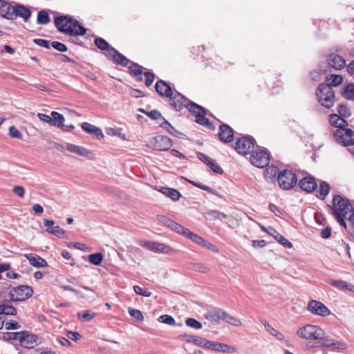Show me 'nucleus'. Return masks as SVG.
I'll list each match as a JSON object with an SVG mask.
<instances>
[{"instance_id": "nucleus-57", "label": "nucleus", "mask_w": 354, "mask_h": 354, "mask_svg": "<svg viewBox=\"0 0 354 354\" xmlns=\"http://www.w3.org/2000/svg\"><path fill=\"white\" fill-rule=\"evenodd\" d=\"M159 221L162 223L165 226L172 230L174 228V226L176 223L175 221L168 218L166 216H159Z\"/></svg>"}, {"instance_id": "nucleus-50", "label": "nucleus", "mask_w": 354, "mask_h": 354, "mask_svg": "<svg viewBox=\"0 0 354 354\" xmlns=\"http://www.w3.org/2000/svg\"><path fill=\"white\" fill-rule=\"evenodd\" d=\"M207 214L214 219H218L220 221L227 217V216L223 212L217 210H209L207 212Z\"/></svg>"}, {"instance_id": "nucleus-26", "label": "nucleus", "mask_w": 354, "mask_h": 354, "mask_svg": "<svg viewBox=\"0 0 354 354\" xmlns=\"http://www.w3.org/2000/svg\"><path fill=\"white\" fill-rule=\"evenodd\" d=\"M11 299L3 301L0 304V315H17V309L11 304Z\"/></svg>"}, {"instance_id": "nucleus-53", "label": "nucleus", "mask_w": 354, "mask_h": 354, "mask_svg": "<svg viewBox=\"0 0 354 354\" xmlns=\"http://www.w3.org/2000/svg\"><path fill=\"white\" fill-rule=\"evenodd\" d=\"M129 313L131 317H134L138 321L142 322L144 320L142 313L139 310L130 308L129 309Z\"/></svg>"}, {"instance_id": "nucleus-13", "label": "nucleus", "mask_w": 354, "mask_h": 354, "mask_svg": "<svg viewBox=\"0 0 354 354\" xmlns=\"http://www.w3.org/2000/svg\"><path fill=\"white\" fill-rule=\"evenodd\" d=\"M307 309L311 313L322 317L328 316L330 313V310L323 303L314 299L309 301Z\"/></svg>"}, {"instance_id": "nucleus-38", "label": "nucleus", "mask_w": 354, "mask_h": 354, "mask_svg": "<svg viewBox=\"0 0 354 354\" xmlns=\"http://www.w3.org/2000/svg\"><path fill=\"white\" fill-rule=\"evenodd\" d=\"M324 333L321 335V339H317L316 342L313 344L312 347L318 348V347H332L333 340L330 339H326L324 337Z\"/></svg>"}, {"instance_id": "nucleus-39", "label": "nucleus", "mask_w": 354, "mask_h": 354, "mask_svg": "<svg viewBox=\"0 0 354 354\" xmlns=\"http://www.w3.org/2000/svg\"><path fill=\"white\" fill-rule=\"evenodd\" d=\"M342 95L348 100H354V84L351 83L344 87Z\"/></svg>"}, {"instance_id": "nucleus-35", "label": "nucleus", "mask_w": 354, "mask_h": 354, "mask_svg": "<svg viewBox=\"0 0 354 354\" xmlns=\"http://www.w3.org/2000/svg\"><path fill=\"white\" fill-rule=\"evenodd\" d=\"M52 123L51 125L56 127L59 129L63 127V124L65 122V118L64 115L57 111H52Z\"/></svg>"}, {"instance_id": "nucleus-63", "label": "nucleus", "mask_w": 354, "mask_h": 354, "mask_svg": "<svg viewBox=\"0 0 354 354\" xmlns=\"http://www.w3.org/2000/svg\"><path fill=\"white\" fill-rule=\"evenodd\" d=\"M145 113L152 120H158L162 118L160 112L157 110H152L150 111L145 112Z\"/></svg>"}, {"instance_id": "nucleus-4", "label": "nucleus", "mask_w": 354, "mask_h": 354, "mask_svg": "<svg viewBox=\"0 0 354 354\" xmlns=\"http://www.w3.org/2000/svg\"><path fill=\"white\" fill-rule=\"evenodd\" d=\"M318 102L326 109H330L335 104V92L329 84H321L317 88Z\"/></svg>"}, {"instance_id": "nucleus-20", "label": "nucleus", "mask_w": 354, "mask_h": 354, "mask_svg": "<svg viewBox=\"0 0 354 354\" xmlns=\"http://www.w3.org/2000/svg\"><path fill=\"white\" fill-rule=\"evenodd\" d=\"M110 50L111 53H109L106 57L109 59L111 60L116 64H119L124 67L129 64L130 60L114 48H111Z\"/></svg>"}, {"instance_id": "nucleus-58", "label": "nucleus", "mask_w": 354, "mask_h": 354, "mask_svg": "<svg viewBox=\"0 0 354 354\" xmlns=\"http://www.w3.org/2000/svg\"><path fill=\"white\" fill-rule=\"evenodd\" d=\"M159 221L162 223L165 226L172 230L174 228V226L176 223L175 221L168 218L166 216H159Z\"/></svg>"}, {"instance_id": "nucleus-23", "label": "nucleus", "mask_w": 354, "mask_h": 354, "mask_svg": "<svg viewBox=\"0 0 354 354\" xmlns=\"http://www.w3.org/2000/svg\"><path fill=\"white\" fill-rule=\"evenodd\" d=\"M141 245L150 251L156 252L167 253L171 250V248L167 245L150 241H145Z\"/></svg>"}, {"instance_id": "nucleus-5", "label": "nucleus", "mask_w": 354, "mask_h": 354, "mask_svg": "<svg viewBox=\"0 0 354 354\" xmlns=\"http://www.w3.org/2000/svg\"><path fill=\"white\" fill-rule=\"evenodd\" d=\"M186 108L190 113L195 115L196 122L197 123L210 129H214V124L209 120V119L205 118L206 111L203 106L189 100Z\"/></svg>"}, {"instance_id": "nucleus-16", "label": "nucleus", "mask_w": 354, "mask_h": 354, "mask_svg": "<svg viewBox=\"0 0 354 354\" xmlns=\"http://www.w3.org/2000/svg\"><path fill=\"white\" fill-rule=\"evenodd\" d=\"M234 130L228 124H221L218 128V138L223 143H230L234 140Z\"/></svg>"}, {"instance_id": "nucleus-56", "label": "nucleus", "mask_w": 354, "mask_h": 354, "mask_svg": "<svg viewBox=\"0 0 354 354\" xmlns=\"http://www.w3.org/2000/svg\"><path fill=\"white\" fill-rule=\"evenodd\" d=\"M207 342L208 339L195 335L194 339L193 340V344L196 346H202L206 348Z\"/></svg>"}, {"instance_id": "nucleus-44", "label": "nucleus", "mask_w": 354, "mask_h": 354, "mask_svg": "<svg viewBox=\"0 0 354 354\" xmlns=\"http://www.w3.org/2000/svg\"><path fill=\"white\" fill-rule=\"evenodd\" d=\"M22 335V331L20 332H6L3 335V338L5 340H17L20 342V339Z\"/></svg>"}, {"instance_id": "nucleus-14", "label": "nucleus", "mask_w": 354, "mask_h": 354, "mask_svg": "<svg viewBox=\"0 0 354 354\" xmlns=\"http://www.w3.org/2000/svg\"><path fill=\"white\" fill-rule=\"evenodd\" d=\"M21 17L24 22H28L31 17L30 10L26 6L20 3H15L12 10L10 20H15L17 17Z\"/></svg>"}, {"instance_id": "nucleus-27", "label": "nucleus", "mask_w": 354, "mask_h": 354, "mask_svg": "<svg viewBox=\"0 0 354 354\" xmlns=\"http://www.w3.org/2000/svg\"><path fill=\"white\" fill-rule=\"evenodd\" d=\"M268 233L272 236L280 244L286 248H292V244L287 240L282 234H279L274 228L269 227Z\"/></svg>"}, {"instance_id": "nucleus-46", "label": "nucleus", "mask_w": 354, "mask_h": 354, "mask_svg": "<svg viewBox=\"0 0 354 354\" xmlns=\"http://www.w3.org/2000/svg\"><path fill=\"white\" fill-rule=\"evenodd\" d=\"M327 81L329 82L328 84L330 85L331 87L333 86H337L342 83L343 78L339 75H330V77L327 79Z\"/></svg>"}, {"instance_id": "nucleus-36", "label": "nucleus", "mask_w": 354, "mask_h": 354, "mask_svg": "<svg viewBox=\"0 0 354 354\" xmlns=\"http://www.w3.org/2000/svg\"><path fill=\"white\" fill-rule=\"evenodd\" d=\"M221 315L222 320L225 321L227 323L231 325H233L234 326H240L241 325L240 319L233 317L232 315H231L230 314L227 313L224 310H223Z\"/></svg>"}, {"instance_id": "nucleus-42", "label": "nucleus", "mask_w": 354, "mask_h": 354, "mask_svg": "<svg viewBox=\"0 0 354 354\" xmlns=\"http://www.w3.org/2000/svg\"><path fill=\"white\" fill-rule=\"evenodd\" d=\"M337 112L339 117L348 118L351 115V111L347 105L341 104L338 106Z\"/></svg>"}, {"instance_id": "nucleus-34", "label": "nucleus", "mask_w": 354, "mask_h": 354, "mask_svg": "<svg viewBox=\"0 0 354 354\" xmlns=\"http://www.w3.org/2000/svg\"><path fill=\"white\" fill-rule=\"evenodd\" d=\"M95 44L98 48L105 51L104 55L106 57L111 53L110 50L113 48L105 39L101 37L95 39Z\"/></svg>"}, {"instance_id": "nucleus-6", "label": "nucleus", "mask_w": 354, "mask_h": 354, "mask_svg": "<svg viewBox=\"0 0 354 354\" xmlns=\"http://www.w3.org/2000/svg\"><path fill=\"white\" fill-rule=\"evenodd\" d=\"M324 330L318 326L306 324L298 328L297 335L302 339L317 340L321 339V335Z\"/></svg>"}, {"instance_id": "nucleus-18", "label": "nucleus", "mask_w": 354, "mask_h": 354, "mask_svg": "<svg viewBox=\"0 0 354 354\" xmlns=\"http://www.w3.org/2000/svg\"><path fill=\"white\" fill-rule=\"evenodd\" d=\"M155 89L157 93L162 97H171L174 93L171 87L164 80H159L156 82Z\"/></svg>"}, {"instance_id": "nucleus-1", "label": "nucleus", "mask_w": 354, "mask_h": 354, "mask_svg": "<svg viewBox=\"0 0 354 354\" xmlns=\"http://www.w3.org/2000/svg\"><path fill=\"white\" fill-rule=\"evenodd\" d=\"M54 23L57 30L62 33L71 36L84 35L86 29L73 17L68 15H62L55 17Z\"/></svg>"}, {"instance_id": "nucleus-19", "label": "nucleus", "mask_w": 354, "mask_h": 354, "mask_svg": "<svg viewBox=\"0 0 354 354\" xmlns=\"http://www.w3.org/2000/svg\"><path fill=\"white\" fill-rule=\"evenodd\" d=\"M38 337L28 331H22L20 344L25 348H31L37 344Z\"/></svg>"}, {"instance_id": "nucleus-8", "label": "nucleus", "mask_w": 354, "mask_h": 354, "mask_svg": "<svg viewBox=\"0 0 354 354\" xmlns=\"http://www.w3.org/2000/svg\"><path fill=\"white\" fill-rule=\"evenodd\" d=\"M256 145V140L250 136H243L239 138L235 143L236 151L241 155L251 153Z\"/></svg>"}, {"instance_id": "nucleus-59", "label": "nucleus", "mask_w": 354, "mask_h": 354, "mask_svg": "<svg viewBox=\"0 0 354 354\" xmlns=\"http://www.w3.org/2000/svg\"><path fill=\"white\" fill-rule=\"evenodd\" d=\"M159 221L162 223L165 226L172 230L174 228V226L176 223L175 221L168 218L166 216H159Z\"/></svg>"}, {"instance_id": "nucleus-54", "label": "nucleus", "mask_w": 354, "mask_h": 354, "mask_svg": "<svg viewBox=\"0 0 354 354\" xmlns=\"http://www.w3.org/2000/svg\"><path fill=\"white\" fill-rule=\"evenodd\" d=\"M33 42L41 47H44L46 49H50L51 48L52 42L48 40L43 39H34Z\"/></svg>"}, {"instance_id": "nucleus-49", "label": "nucleus", "mask_w": 354, "mask_h": 354, "mask_svg": "<svg viewBox=\"0 0 354 354\" xmlns=\"http://www.w3.org/2000/svg\"><path fill=\"white\" fill-rule=\"evenodd\" d=\"M158 320L164 324H168L169 326H174L176 324V321L174 318L169 315H161Z\"/></svg>"}, {"instance_id": "nucleus-43", "label": "nucleus", "mask_w": 354, "mask_h": 354, "mask_svg": "<svg viewBox=\"0 0 354 354\" xmlns=\"http://www.w3.org/2000/svg\"><path fill=\"white\" fill-rule=\"evenodd\" d=\"M104 256L102 253L97 252L88 256V261L94 266H100L102 263Z\"/></svg>"}, {"instance_id": "nucleus-24", "label": "nucleus", "mask_w": 354, "mask_h": 354, "mask_svg": "<svg viewBox=\"0 0 354 354\" xmlns=\"http://www.w3.org/2000/svg\"><path fill=\"white\" fill-rule=\"evenodd\" d=\"M24 257L28 260L30 264L33 267L40 268L48 266L46 261L36 254H25Z\"/></svg>"}, {"instance_id": "nucleus-10", "label": "nucleus", "mask_w": 354, "mask_h": 354, "mask_svg": "<svg viewBox=\"0 0 354 354\" xmlns=\"http://www.w3.org/2000/svg\"><path fill=\"white\" fill-rule=\"evenodd\" d=\"M270 153L266 149H257L252 152L250 157L251 163L257 167L263 168L268 165Z\"/></svg>"}, {"instance_id": "nucleus-28", "label": "nucleus", "mask_w": 354, "mask_h": 354, "mask_svg": "<svg viewBox=\"0 0 354 354\" xmlns=\"http://www.w3.org/2000/svg\"><path fill=\"white\" fill-rule=\"evenodd\" d=\"M13 6L5 0H0V16L6 19L10 20Z\"/></svg>"}, {"instance_id": "nucleus-15", "label": "nucleus", "mask_w": 354, "mask_h": 354, "mask_svg": "<svg viewBox=\"0 0 354 354\" xmlns=\"http://www.w3.org/2000/svg\"><path fill=\"white\" fill-rule=\"evenodd\" d=\"M169 100L171 106L176 111H180L186 107L189 102L188 98L176 91L171 97H169Z\"/></svg>"}, {"instance_id": "nucleus-32", "label": "nucleus", "mask_w": 354, "mask_h": 354, "mask_svg": "<svg viewBox=\"0 0 354 354\" xmlns=\"http://www.w3.org/2000/svg\"><path fill=\"white\" fill-rule=\"evenodd\" d=\"M261 322L264 326L266 330L270 333V335L276 337V338L279 340L284 339L285 337L283 334L274 328L266 319H261Z\"/></svg>"}, {"instance_id": "nucleus-9", "label": "nucleus", "mask_w": 354, "mask_h": 354, "mask_svg": "<svg viewBox=\"0 0 354 354\" xmlns=\"http://www.w3.org/2000/svg\"><path fill=\"white\" fill-rule=\"evenodd\" d=\"M33 290L28 286H19L12 288L9 292L11 301H22L32 297Z\"/></svg>"}, {"instance_id": "nucleus-48", "label": "nucleus", "mask_w": 354, "mask_h": 354, "mask_svg": "<svg viewBox=\"0 0 354 354\" xmlns=\"http://www.w3.org/2000/svg\"><path fill=\"white\" fill-rule=\"evenodd\" d=\"M76 153L80 156L86 157L90 160L93 158V153L91 151L81 146H79Z\"/></svg>"}, {"instance_id": "nucleus-17", "label": "nucleus", "mask_w": 354, "mask_h": 354, "mask_svg": "<svg viewBox=\"0 0 354 354\" xmlns=\"http://www.w3.org/2000/svg\"><path fill=\"white\" fill-rule=\"evenodd\" d=\"M299 187L307 193H311L317 188L316 179L313 176L302 178L298 183Z\"/></svg>"}, {"instance_id": "nucleus-47", "label": "nucleus", "mask_w": 354, "mask_h": 354, "mask_svg": "<svg viewBox=\"0 0 354 354\" xmlns=\"http://www.w3.org/2000/svg\"><path fill=\"white\" fill-rule=\"evenodd\" d=\"M185 324L190 328L194 329H201L202 324L194 318H187L185 319Z\"/></svg>"}, {"instance_id": "nucleus-29", "label": "nucleus", "mask_w": 354, "mask_h": 354, "mask_svg": "<svg viewBox=\"0 0 354 354\" xmlns=\"http://www.w3.org/2000/svg\"><path fill=\"white\" fill-rule=\"evenodd\" d=\"M158 191L174 201H177L181 197V194L176 189L162 187Z\"/></svg>"}, {"instance_id": "nucleus-12", "label": "nucleus", "mask_w": 354, "mask_h": 354, "mask_svg": "<svg viewBox=\"0 0 354 354\" xmlns=\"http://www.w3.org/2000/svg\"><path fill=\"white\" fill-rule=\"evenodd\" d=\"M150 145L157 151H167L172 146L171 139L165 136H157L151 139Z\"/></svg>"}, {"instance_id": "nucleus-22", "label": "nucleus", "mask_w": 354, "mask_h": 354, "mask_svg": "<svg viewBox=\"0 0 354 354\" xmlns=\"http://www.w3.org/2000/svg\"><path fill=\"white\" fill-rule=\"evenodd\" d=\"M327 62L328 65L335 70H340L344 68L346 66L344 58L335 53L329 55Z\"/></svg>"}, {"instance_id": "nucleus-30", "label": "nucleus", "mask_w": 354, "mask_h": 354, "mask_svg": "<svg viewBox=\"0 0 354 354\" xmlns=\"http://www.w3.org/2000/svg\"><path fill=\"white\" fill-rule=\"evenodd\" d=\"M328 283L339 290H348L354 292V286L342 280L329 279Z\"/></svg>"}, {"instance_id": "nucleus-33", "label": "nucleus", "mask_w": 354, "mask_h": 354, "mask_svg": "<svg viewBox=\"0 0 354 354\" xmlns=\"http://www.w3.org/2000/svg\"><path fill=\"white\" fill-rule=\"evenodd\" d=\"M222 309L217 308L206 313L205 317L211 322L218 324L220 320H222Z\"/></svg>"}, {"instance_id": "nucleus-7", "label": "nucleus", "mask_w": 354, "mask_h": 354, "mask_svg": "<svg viewBox=\"0 0 354 354\" xmlns=\"http://www.w3.org/2000/svg\"><path fill=\"white\" fill-rule=\"evenodd\" d=\"M145 68L140 64L132 62L131 66L129 67L130 75L136 79L138 82L142 80V75L143 74L145 77V84L149 87L150 86L155 78V75L153 73L147 71L144 72Z\"/></svg>"}, {"instance_id": "nucleus-40", "label": "nucleus", "mask_w": 354, "mask_h": 354, "mask_svg": "<svg viewBox=\"0 0 354 354\" xmlns=\"http://www.w3.org/2000/svg\"><path fill=\"white\" fill-rule=\"evenodd\" d=\"M189 184L196 187H198L203 190H205L207 192H208L209 193H211L214 195H216V196H219V194L218 193L217 191L213 189L212 187H208L207 185H205L203 184H201V183H198V182H196V181H194V180H186Z\"/></svg>"}, {"instance_id": "nucleus-45", "label": "nucleus", "mask_w": 354, "mask_h": 354, "mask_svg": "<svg viewBox=\"0 0 354 354\" xmlns=\"http://www.w3.org/2000/svg\"><path fill=\"white\" fill-rule=\"evenodd\" d=\"M162 122L160 123V126L165 129L170 134L178 136V131L164 118H162Z\"/></svg>"}, {"instance_id": "nucleus-2", "label": "nucleus", "mask_w": 354, "mask_h": 354, "mask_svg": "<svg viewBox=\"0 0 354 354\" xmlns=\"http://www.w3.org/2000/svg\"><path fill=\"white\" fill-rule=\"evenodd\" d=\"M326 207L333 216H348V221H351L354 216V209L349 200L340 195H335L333 205H327Z\"/></svg>"}, {"instance_id": "nucleus-41", "label": "nucleus", "mask_w": 354, "mask_h": 354, "mask_svg": "<svg viewBox=\"0 0 354 354\" xmlns=\"http://www.w3.org/2000/svg\"><path fill=\"white\" fill-rule=\"evenodd\" d=\"M50 21L48 14L45 10H41L37 14V23L41 25H45Z\"/></svg>"}, {"instance_id": "nucleus-25", "label": "nucleus", "mask_w": 354, "mask_h": 354, "mask_svg": "<svg viewBox=\"0 0 354 354\" xmlns=\"http://www.w3.org/2000/svg\"><path fill=\"white\" fill-rule=\"evenodd\" d=\"M82 129L87 133L93 135V136L97 140H101L104 138L102 131L100 128L88 122H83L82 124Z\"/></svg>"}, {"instance_id": "nucleus-52", "label": "nucleus", "mask_w": 354, "mask_h": 354, "mask_svg": "<svg viewBox=\"0 0 354 354\" xmlns=\"http://www.w3.org/2000/svg\"><path fill=\"white\" fill-rule=\"evenodd\" d=\"M9 136L12 138L18 140H21L23 138L21 133L15 126L10 127Z\"/></svg>"}, {"instance_id": "nucleus-61", "label": "nucleus", "mask_w": 354, "mask_h": 354, "mask_svg": "<svg viewBox=\"0 0 354 354\" xmlns=\"http://www.w3.org/2000/svg\"><path fill=\"white\" fill-rule=\"evenodd\" d=\"M51 48L59 52H66L67 50V46L64 44L56 41L52 42Z\"/></svg>"}, {"instance_id": "nucleus-37", "label": "nucleus", "mask_w": 354, "mask_h": 354, "mask_svg": "<svg viewBox=\"0 0 354 354\" xmlns=\"http://www.w3.org/2000/svg\"><path fill=\"white\" fill-rule=\"evenodd\" d=\"M96 315V313L91 310H83L77 313V317L82 322L91 321Z\"/></svg>"}, {"instance_id": "nucleus-55", "label": "nucleus", "mask_w": 354, "mask_h": 354, "mask_svg": "<svg viewBox=\"0 0 354 354\" xmlns=\"http://www.w3.org/2000/svg\"><path fill=\"white\" fill-rule=\"evenodd\" d=\"M184 236L189 239L190 240H192V241H194V243L198 244L201 239L202 238L201 236L197 235L196 234H194V232H191L189 230L187 229V232H185Z\"/></svg>"}, {"instance_id": "nucleus-31", "label": "nucleus", "mask_w": 354, "mask_h": 354, "mask_svg": "<svg viewBox=\"0 0 354 354\" xmlns=\"http://www.w3.org/2000/svg\"><path fill=\"white\" fill-rule=\"evenodd\" d=\"M331 189L330 185L326 181H320L317 197L320 200H325Z\"/></svg>"}, {"instance_id": "nucleus-21", "label": "nucleus", "mask_w": 354, "mask_h": 354, "mask_svg": "<svg viewBox=\"0 0 354 354\" xmlns=\"http://www.w3.org/2000/svg\"><path fill=\"white\" fill-rule=\"evenodd\" d=\"M44 225L46 227V232L49 234H53L58 238L65 237V231L59 226H54L55 221L50 219H44Z\"/></svg>"}, {"instance_id": "nucleus-60", "label": "nucleus", "mask_w": 354, "mask_h": 354, "mask_svg": "<svg viewBox=\"0 0 354 354\" xmlns=\"http://www.w3.org/2000/svg\"><path fill=\"white\" fill-rule=\"evenodd\" d=\"M208 166L216 174H222L223 173V170L221 166L216 164L213 160L209 162Z\"/></svg>"}, {"instance_id": "nucleus-64", "label": "nucleus", "mask_w": 354, "mask_h": 354, "mask_svg": "<svg viewBox=\"0 0 354 354\" xmlns=\"http://www.w3.org/2000/svg\"><path fill=\"white\" fill-rule=\"evenodd\" d=\"M221 343L218 342H213L208 340L206 348L211 349L215 351H220Z\"/></svg>"}, {"instance_id": "nucleus-3", "label": "nucleus", "mask_w": 354, "mask_h": 354, "mask_svg": "<svg viewBox=\"0 0 354 354\" xmlns=\"http://www.w3.org/2000/svg\"><path fill=\"white\" fill-rule=\"evenodd\" d=\"M271 171V174L276 176L277 174V181L279 187L284 190L292 189L297 182V177L292 171L283 169L278 172L277 167H270L267 169V172Z\"/></svg>"}, {"instance_id": "nucleus-62", "label": "nucleus", "mask_w": 354, "mask_h": 354, "mask_svg": "<svg viewBox=\"0 0 354 354\" xmlns=\"http://www.w3.org/2000/svg\"><path fill=\"white\" fill-rule=\"evenodd\" d=\"M133 290L137 295H142L143 297H150L151 295L150 292L143 289L139 286H134Z\"/></svg>"}, {"instance_id": "nucleus-51", "label": "nucleus", "mask_w": 354, "mask_h": 354, "mask_svg": "<svg viewBox=\"0 0 354 354\" xmlns=\"http://www.w3.org/2000/svg\"><path fill=\"white\" fill-rule=\"evenodd\" d=\"M3 326H5L6 330H17L21 328V325L15 320H10L8 322H5Z\"/></svg>"}, {"instance_id": "nucleus-11", "label": "nucleus", "mask_w": 354, "mask_h": 354, "mask_svg": "<svg viewBox=\"0 0 354 354\" xmlns=\"http://www.w3.org/2000/svg\"><path fill=\"white\" fill-rule=\"evenodd\" d=\"M334 138L343 146L354 145V131L351 129H337L334 133Z\"/></svg>"}]
</instances>
